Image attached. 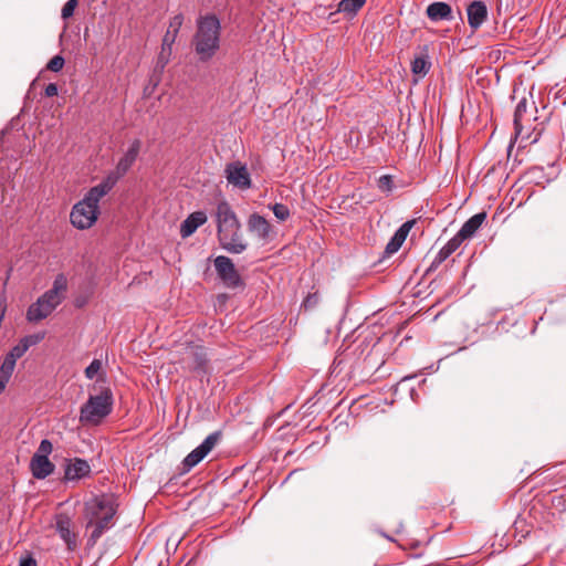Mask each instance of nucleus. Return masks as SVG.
<instances>
[{
	"label": "nucleus",
	"instance_id": "41",
	"mask_svg": "<svg viewBox=\"0 0 566 566\" xmlns=\"http://www.w3.org/2000/svg\"><path fill=\"white\" fill-rule=\"evenodd\" d=\"M43 338H44V334L38 333V334H32V335H28V336L23 337L21 339V342L23 344L28 345V349H29L31 346L39 344Z\"/></svg>",
	"mask_w": 566,
	"mask_h": 566
},
{
	"label": "nucleus",
	"instance_id": "38",
	"mask_svg": "<svg viewBox=\"0 0 566 566\" xmlns=\"http://www.w3.org/2000/svg\"><path fill=\"white\" fill-rule=\"evenodd\" d=\"M102 368V363L98 359H94L85 369V376L88 379H93Z\"/></svg>",
	"mask_w": 566,
	"mask_h": 566
},
{
	"label": "nucleus",
	"instance_id": "23",
	"mask_svg": "<svg viewBox=\"0 0 566 566\" xmlns=\"http://www.w3.org/2000/svg\"><path fill=\"white\" fill-rule=\"evenodd\" d=\"M182 23L184 15L181 13H178L170 19L168 29L163 38L165 45H174Z\"/></svg>",
	"mask_w": 566,
	"mask_h": 566
},
{
	"label": "nucleus",
	"instance_id": "16",
	"mask_svg": "<svg viewBox=\"0 0 566 566\" xmlns=\"http://www.w3.org/2000/svg\"><path fill=\"white\" fill-rule=\"evenodd\" d=\"M54 463L49 458L32 455L30 461V470L32 475L38 480H43L53 473Z\"/></svg>",
	"mask_w": 566,
	"mask_h": 566
},
{
	"label": "nucleus",
	"instance_id": "35",
	"mask_svg": "<svg viewBox=\"0 0 566 566\" xmlns=\"http://www.w3.org/2000/svg\"><path fill=\"white\" fill-rule=\"evenodd\" d=\"M450 256L442 248L436 254L431 264L428 268V272L437 270L448 258Z\"/></svg>",
	"mask_w": 566,
	"mask_h": 566
},
{
	"label": "nucleus",
	"instance_id": "8",
	"mask_svg": "<svg viewBox=\"0 0 566 566\" xmlns=\"http://www.w3.org/2000/svg\"><path fill=\"white\" fill-rule=\"evenodd\" d=\"M180 364L185 370L193 371L199 375L206 374L208 358L205 348L198 345L186 346L182 352Z\"/></svg>",
	"mask_w": 566,
	"mask_h": 566
},
{
	"label": "nucleus",
	"instance_id": "30",
	"mask_svg": "<svg viewBox=\"0 0 566 566\" xmlns=\"http://www.w3.org/2000/svg\"><path fill=\"white\" fill-rule=\"evenodd\" d=\"M40 298L48 305H51L53 310H55L62 303L64 296L56 295L49 290L43 295H41Z\"/></svg>",
	"mask_w": 566,
	"mask_h": 566
},
{
	"label": "nucleus",
	"instance_id": "10",
	"mask_svg": "<svg viewBox=\"0 0 566 566\" xmlns=\"http://www.w3.org/2000/svg\"><path fill=\"white\" fill-rule=\"evenodd\" d=\"M213 263L216 272L226 287L237 289L243 285V281L230 258L219 255Z\"/></svg>",
	"mask_w": 566,
	"mask_h": 566
},
{
	"label": "nucleus",
	"instance_id": "43",
	"mask_svg": "<svg viewBox=\"0 0 566 566\" xmlns=\"http://www.w3.org/2000/svg\"><path fill=\"white\" fill-rule=\"evenodd\" d=\"M19 566H36V562L33 557L28 556L20 559Z\"/></svg>",
	"mask_w": 566,
	"mask_h": 566
},
{
	"label": "nucleus",
	"instance_id": "7",
	"mask_svg": "<svg viewBox=\"0 0 566 566\" xmlns=\"http://www.w3.org/2000/svg\"><path fill=\"white\" fill-rule=\"evenodd\" d=\"M138 154V145L133 144V146L119 159L116 169L111 171L98 185H101L109 192L117 184V181L129 170V168L136 161Z\"/></svg>",
	"mask_w": 566,
	"mask_h": 566
},
{
	"label": "nucleus",
	"instance_id": "28",
	"mask_svg": "<svg viewBox=\"0 0 566 566\" xmlns=\"http://www.w3.org/2000/svg\"><path fill=\"white\" fill-rule=\"evenodd\" d=\"M66 290H67V279L63 273H60L55 276V279L53 281V285L50 289V291L56 295L64 296Z\"/></svg>",
	"mask_w": 566,
	"mask_h": 566
},
{
	"label": "nucleus",
	"instance_id": "37",
	"mask_svg": "<svg viewBox=\"0 0 566 566\" xmlns=\"http://www.w3.org/2000/svg\"><path fill=\"white\" fill-rule=\"evenodd\" d=\"M327 153L332 154L335 158L333 160H343L348 156V150L343 151L340 144H331Z\"/></svg>",
	"mask_w": 566,
	"mask_h": 566
},
{
	"label": "nucleus",
	"instance_id": "34",
	"mask_svg": "<svg viewBox=\"0 0 566 566\" xmlns=\"http://www.w3.org/2000/svg\"><path fill=\"white\" fill-rule=\"evenodd\" d=\"M272 211L280 221H285L290 217V210L287 206L283 203L273 205Z\"/></svg>",
	"mask_w": 566,
	"mask_h": 566
},
{
	"label": "nucleus",
	"instance_id": "27",
	"mask_svg": "<svg viewBox=\"0 0 566 566\" xmlns=\"http://www.w3.org/2000/svg\"><path fill=\"white\" fill-rule=\"evenodd\" d=\"M365 2L366 0H342L338 3V11L355 13L365 4Z\"/></svg>",
	"mask_w": 566,
	"mask_h": 566
},
{
	"label": "nucleus",
	"instance_id": "15",
	"mask_svg": "<svg viewBox=\"0 0 566 566\" xmlns=\"http://www.w3.org/2000/svg\"><path fill=\"white\" fill-rule=\"evenodd\" d=\"M415 223L416 220H409L399 227L385 248L386 255H391L400 249Z\"/></svg>",
	"mask_w": 566,
	"mask_h": 566
},
{
	"label": "nucleus",
	"instance_id": "47",
	"mask_svg": "<svg viewBox=\"0 0 566 566\" xmlns=\"http://www.w3.org/2000/svg\"><path fill=\"white\" fill-rule=\"evenodd\" d=\"M525 148H526V145L520 146V147H518V151H520V150H523V149H525Z\"/></svg>",
	"mask_w": 566,
	"mask_h": 566
},
{
	"label": "nucleus",
	"instance_id": "48",
	"mask_svg": "<svg viewBox=\"0 0 566 566\" xmlns=\"http://www.w3.org/2000/svg\"><path fill=\"white\" fill-rule=\"evenodd\" d=\"M324 164H326V166H329L331 163L329 160H326Z\"/></svg>",
	"mask_w": 566,
	"mask_h": 566
},
{
	"label": "nucleus",
	"instance_id": "32",
	"mask_svg": "<svg viewBox=\"0 0 566 566\" xmlns=\"http://www.w3.org/2000/svg\"><path fill=\"white\" fill-rule=\"evenodd\" d=\"M465 239L460 237V233L458 232L453 238H451L443 247L442 249L449 253L450 255L461 245V243Z\"/></svg>",
	"mask_w": 566,
	"mask_h": 566
},
{
	"label": "nucleus",
	"instance_id": "31",
	"mask_svg": "<svg viewBox=\"0 0 566 566\" xmlns=\"http://www.w3.org/2000/svg\"><path fill=\"white\" fill-rule=\"evenodd\" d=\"M377 186L382 192H391L394 189V179L390 175H382L377 180Z\"/></svg>",
	"mask_w": 566,
	"mask_h": 566
},
{
	"label": "nucleus",
	"instance_id": "45",
	"mask_svg": "<svg viewBox=\"0 0 566 566\" xmlns=\"http://www.w3.org/2000/svg\"><path fill=\"white\" fill-rule=\"evenodd\" d=\"M7 130H8V129L6 128V129H3V130L1 132V135H2V136H1V138H2V139L4 138V136H6V134H7Z\"/></svg>",
	"mask_w": 566,
	"mask_h": 566
},
{
	"label": "nucleus",
	"instance_id": "17",
	"mask_svg": "<svg viewBox=\"0 0 566 566\" xmlns=\"http://www.w3.org/2000/svg\"><path fill=\"white\" fill-rule=\"evenodd\" d=\"M207 221V214L203 211H195L190 213L181 223L180 226V234L182 238H188L192 233L196 232V230L206 223Z\"/></svg>",
	"mask_w": 566,
	"mask_h": 566
},
{
	"label": "nucleus",
	"instance_id": "21",
	"mask_svg": "<svg viewBox=\"0 0 566 566\" xmlns=\"http://www.w3.org/2000/svg\"><path fill=\"white\" fill-rule=\"evenodd\" d=\"M53 311L51 305H48L39 297L35 303L29 306L27 318L30 322H39L46 318Z\"/></svg>",
	"mask_w": 566,
	"mask_h": 566
},
{
	"label": "nucleus",
	"instance_id": "42",
	"mask_svg": "<svg viewBox=\"0 0 566 566\" xmlns=\"http://www.w3.org/2000/svg\"><path fill=\"white\" fill-rule=\"evenodd\" d=\"M45 95L48 97H53V96L57 95V85L54 83H50L49 85H46Z\"/></svg>",
	"mask_w": 566,
	"mask_h": 566
},
{
	"label": "nucleus",
	"instance_id": "25",
	"mask_svg": "<svg viewBox=\"0 0 566 566\" xmlns=\"http://www.w3.org/2000/svg\"><path fill=\"white\" fill-rule=\"evenodd\" d=\"M28 350V345L23 344L21 340L18 345L11 348V350L4 357V360L15 367L17 360L22 357Z\"/></svg>",
	"mask_w": 566,
	"mask_h": 566
},
{
	"label": "nucleus",
	"instance_id": "40",
	"mask_svg": "<svg viewBox=\"0 0 566 566\" xmlns=\"http://www.w3.org/2000/svg\"><path fill=\"white\" fill-rule=\"evenodd\" d=\"M77 6V0H69L62 8L61 15L63 19H69L73 15Z\"/></svg>",
	"mask_w": 566,
	"mask_h": 566
},
{
	"label": "nucleus",
	"instance_id": "4",
	"mask_svg": "<svg viewBox=\"0 0 566 566\" xmlns=\"http://www.w3.org/2000/svg\"><path fill=\"white\" fill-rule=\"evenodd\" d=\"M537 112L535 103L523 97L514 111V133L510 142L517 139L538 142L543 137L544 124L537 122L534 114Z\"/></svg>",
	"mask_w": 566,
	"mask_h": 566
},
{
	"label": "nucleus",
	"instance_id": "46",
	"mask_svg": "<svg viewBox=\"0 0 566 566\" xmlns=\"http://www.w3.org/2000/svg\"><path fill=\"white\" fill-rule=\"evenodd\" d=\"M323 151H325V146H324V145H321V146H319V153H323Z\"/></svg>",
	"mask_w": 566,
	"mask_h": 566
},
{
	"label": "nucleus",
	"instance_id": "44",
	"mask_svg": "<svg viewBox=\"0 0 566 566\" xmlns=\"http://www.w3.org/2000/svg\"><path fill=\"white\" fill-rule=\"evenodd\" d=\"M515 144H509L506 148L507 158L511 157Z\"/></svg>",
	"mask_w": 566,
	"mask_h": 566
},
{
	"label": "nucleus",
	"instance_id": "26",
	"mask_svg": "<svg viewBox=\"0 0 566 566\" xmlns=\"http://www.w3.org/2000/svg\"><path fill=\"white\" fill-rule=\"evenodd\" d=\"M13 370V365L7 363L6 360L2 361L0 366V394L6 389V386L9 382Z\"/></svg>",
	"mask_w": 566,
	"mask_h": 566
},
{
	"label": "nucleus",
	"instance_id": "24",
	"mask_svg": "<svg viewBox=\"0 0 566 566\" xmlns=\"http://www.w3.org/2000/svg\"><path fill=\"white\" fill-rule=\"evenodd\" d=\"M430 65L428 57L420 55L411 62V71L415 75L424 76L429 72Z\"/></svg>",
	"mask_w": 566,
	"mask_h": 566
},
{
	"label": "nucleus",
	"instance_id": "33",
	"mask_svg": "<svg viewBox=\"0 0 566 566\" xmlns=\"http://www.w3.org/2000/svg\"><path fill=\"white\" fill-rule=\"evenodd\" d=\"M465 239L460 237V233L458 232L453 238H451L443 247L442 249L449 253L450 255L461 245V243Z\"/></svg>",
	"mask_w": 566,
	"mask_h": 566
},
{
	"label": "nucleus",
	"instance_id": "29",
	"mask_svg": "<svg viewBox=\"0 0 566 566\" xmlns=\"http://www.w3.org/2000/svg\"><path fill=\"white\" fill-rule=\"evenodd\" d=\"M319 303V294L318 292L308 293L307 296L303 300L301 304V308L304 311L314 310Z\"/></svg>",
	"mask_w": 566,
	"mask_h": 566
},
{
	"label": "nucleus",
	"instance_id": "9",
	"mask_svg": "<svg viewBox=\"0 0 566 566\" xmlns=\"http://www.w3.org/2000/svg\"><path fill=\"white\" fill-rule=\"evenodd\" d=\"M221 438L220 431L210 433L196 449H193L181 462V472L187 473L202 461L217 446Z\"/></svg>",
	"mask_w": 566,
	"mask_h": 566
},
{
	"label": "nucleus",
	"instance_id": "22",
	"mask_svg": "<svg viewBox=\"0 0 566 566\" xmlns=\"http://www.w3.org/2000/svg\"><path fill=\"white\" fill-rule=\"evenodd\" d=\"M486 219L485 212H479L474 216H472L469 220H467L461 229L458 231L460 233V237L464 239L471 238L482 226L484 220Z\"/></svg>",
	"mask_w": 566,
	"mask_h": 566
},
{
	"label": "nucleus",
	"instance_id": "6",
	"mask_svg": "<svg viewBox=\"0 0 566 566\" xmlns=\"http://www.w3.org/2000/svg\"><path fill=\"white\" fill-rule=\"evenodd\" d=\"M113 394L104 388L97 395H91L80 409V422L85 426L99 424L113 410Z\"/></svg>",
	"mask_w": 566,
	"mask_h": 566
},
{
	"label": "nucleus",
	"instance_id": "11",
	"mask_svg": "<svg viewBox=\"0 0 566 566\" xmlns=\"http://www.w3.org/2000/svg\"><path fill=\"white\" fill-rule=\"evenodd\" d=\"M224 175L227 181L233 187L241 190L251 188V177L245 164L239 160L227 164Z\"/></svg>",
	"mask_w": 566,
	"mask_h": 566
},
{
	"label": "nucleus",
	"instance_id": "36",
	"mask_svg": "<svg viewBox=\"0 0 566 566\" xmlns=\"http://www.w3.org/2000/svg\"><path fill=\"white\" fill-rule=\"evenodd\" d=\"M52 450H53V447H52L51 441L48 439H43L40 442V446L33 455L49 458V454L52 452Z\"/></svg>",
	"mask_w": 566,
	"mask_h": 566
},
{
	"label": "nucleus",
	"instance_id": "5",
	"mask_svg": "<svg viewBox=\"0 0 566 566\" xmlns=\"http://www.w3.org/2000/svg\"><path fill=\"white\" fill-rule=\"evenodd\" d=\"M107 193L108 191L101 185L92 187L84 198L73 206L70 214L71 223L80 230L91 228L99 213L98 202Z\"/></svg>",
	"mask_w": 566,
	"mask_h": 566
},
{
	"label": "nucleus",
	"instance_id": "2",
	"mask_svg": "<svg viewBox=\"0 0 566 566\" xmlns=\"http://www.w3.org/2000/svg\"><path fill=\"white\" fill-rule=\"evenodd\" d=\"M218 240L222 249L232 254L247 250V242L241 232V224L235 212L227 201H221L216 210Z\"/></svg>",
	"mask_w": 566,
	"mask_h": 566
},
{
	"label": "nucleus",
	"instance_id": "3",
	"mask_svg": "<svg viewBox=\"0 0 566 566\" xmlns=\"http://www.w3.org/2000/svg\"><path fill=\"white\" fill-rule=\"evenodd\" d=\"M221 24L213 14L200 17L192 38V46L200 62H209L220 49Z\"/></svg>",
	"mask_w": 566,
	"mask_h": 566
},
{
	"label": "nucleus",
	"instance_id": "39",
	"mask_svg": "<svg viewBox=\"0 0 566 566\" xmlns=\"http://www.w3.org/2000/svg\"><path fill=\"white\" fill-rule=\"evenodd\" d=\"M64 65V59L61 55L53 56L46 64V69L52 72H59Z\"/></svg>",
	"mask_w": 566,
	"mask_h": 566
},
{
	"label": "nucleus",
	"instance_id": "13",
	"mask_svg": "<svg viewBox=\"0 0 566 566\" xmlns=\"http://www.w3.org/2000/svg\"><path fill=\"white\" fill-rule=\"evenodd\" d=\"M91 467L88 462L81 458L67 459L64 467V479L66 481H77L88 476Z\"/></svg>",
	"mask_w": 566,
	"mask_h": 566
},
{
	"label": "nucleus",
	"instance_id": "12",
	"mask_svg": "<svg viewBox=\"0 0 566 566\" xmlns=\"http://www.w3.org/2000/svg\"><path fill=\"white\" fill-rule=\"evenodd\" d=\"M55 530L62 541L65 543L69 552L76 551L78 546L77 533L72 528V520L65 513L55 516Z\"/></svg>",
	"mask_w": 566,
	"mask_h": 566
},
{
	"label": "nucleus",
	"instance_id": "19",
	"mask_svg": "<svg viewBox=\"0 0 566 566\" xmlns=\"http://www.w3.org/2000/svg\"><path fill=\"white\" fill-rule=\"evenodd\" d=\"M248 227L249 230L255 233L260 239H266L271 230L268 220L258 213H252L250 216Z\"/></svg>",
	"mask_w": 566,
	"mask_h": 566
},
{
	"label": "nucleus",
	"instance_id": "1",
	"mask_svg": "<svg viewBox=\"0 0 566 566\" xmlns=\"http://www.w3.org/2000/svg\"><path fill=\"white\" fill-rule=\"evenodd\" d=\"M116 514L115 501L111 495L101 494L85 502L84 517L86 528H93L87 539L88 546H94L102 535L114 525Z\"/></svg>",
	"mask_w": 566,
	"mask_h": 566
},
{
	"label": "nucleus",
	"instance_id": "14",
	"mask_svg": "<svg viewBox=\"0 0 566 566\" xmlns=\"http://www.w3.org/2000/svg\"><path fill=\"white\" fill-rule=\"evenodd\" d=\"M468 23L472 30H478L488 18V8L483 1H473L467 8Z\"/></svg>",
	"mask_w": 566,
	"mask_h": 566
},
{
	"label": "nucleus",
	"instance_id": "20",
	"mask_svg": "<svg viewBox=\"0 0 566 566\" xmlns=\"http://www.w3.org/2000/svg\"><path fill=\"white\" fill-rule=\"evenodd\" d=\"M427 15L432 21L452 20V9L446 2H432L427 8Z\"/></svg>",
	"mask_w": 566,
	"mask_h": 566
},
{
	"label": "nucleus",
	"instance_id": "18",
	"mask_svg": "<svg viewBox=\"0 0 566 566\" xmlns=\"http://www.w3.org/2000/svg\"><path fill=\"white\" fill-rule=\"evenodd\" d=\"M172 54V45H165L161 43L160 52L157 56V61L154 69V75L151 76V81H154L155 85L159 82L160 75L164 72L166 65L169 63Z\"/></svg>",
	"mask_w": 566,
	"mask_h": 566
}]
</instances>
